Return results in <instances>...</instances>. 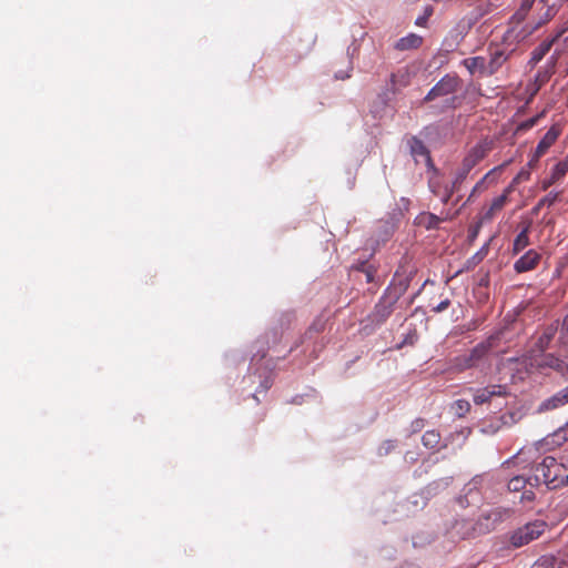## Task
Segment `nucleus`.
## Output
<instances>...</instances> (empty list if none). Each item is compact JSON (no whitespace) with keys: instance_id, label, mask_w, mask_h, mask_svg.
<instances>
[{"instance_id":"nucleus-27","label":"nucleus","mask_w":568,"mask_h":568,"mask_svg":"<svg viewBox=\"0 0 568 568\" xmlns=\"http://www.w3.org/2000/svg\"><path fill=\"white\" fill-rule=\"evenodd\" d=\"M325 326H326V321L323 317L315 318L314 322L311 324V326L308 327V329L305 333L306 337L312 338L313 335L324 332Z\"/></svg>"},{"instance_id":"nucleus-3","label":"nucleus","mask_w":568,"mask_h":568,"mask_svg":"<svg viewBox=\"0 0 568 568\" xmlns=\"http://www.w3.org/2000/svg\"><path fill=\"white\" fill-rule=\"evenodd\" d=\"M498 336H489L486 341L477 344L468 353L458 355L450 359V369L454 373L475 368L487 356L489 351L496 346Z\"/></svg>"},{"instance_id":"nucleus-22","label":"nucleus","mask_w":568,"mask_h":568,"mask_svg":"<svg viewBox=\"0 0 568 568\" xmlns=\"http://www.w3.org/2000/svg\"><path fill=\"white\" fill-rule=\"evenodd\" d=\"M463 64L470 74L480 73L487 75V62L484 57L467 58L463 61Z\"/></svg>"},{"instance_id":"nucleus-38","label":"nucleus","mask_w":568,"mask_h":568,"mask_svg":"<svg viewBox=\"0 0 568 568\" xmlns=\"http://www.w3.org/2000/svg\"><path fill=\"white\" fill-rule=\"evenodd\" d=\"M521 484H523V479L519 477H516L509 481L508 487L510 490L516 491V490H519Z\"/></svg>"},{"instance_id":"nucleus-23","label":"nucleus","mask_w":568,"mask_h":568,"mask_svg":"<svg viewBox=\"0 0 568 568\" xmlns=\"http://www.w3.org/2000/svg\"><path fill=\"white\" fill-rule=\"evenodd\" d=\"M474 168L470 166L468 163L462 161L460 165L457 168L455 172L453 181L450 182L455 186V189L460 191L463 183L465 182V180L467 179L468 174Z\"/></svg>"},{"instance_id":"nucleus-45","label":"nucleus","mask_w":568,"mask_h":568,"mask_svg":"<svg viewBox=\"0 0 568 568\" xmlns=\"http://www.w3.org/2000/svg\"><path fill=\"white\" fill-rule=\"evenodd\" d=\"M367 281L368 282H372L373 281V275L371 272H367Z\"/></svg>"},{"instance_id":"nucleus-33","label":"nucleus","mask_w":568,"mask_h":568,"mask_svg":"<svg viewBox=\"0 0 568 568\" xmlns=\"http://www.w3.org/2000/svg\"><path fill=\"white\" fill-rule=\"evenodd\" d=\"M541 115L542 114H538L536 116H532V118H530V119L519 123L516 131L517 132H523V131L530 130L531 128H534L537 124V122L541 118Z\"/></svg>"},{"instance_id":"nucleus-34","label":"nucleus","mask_w":568,"mask_h":568,"mask_svg":"<svg viewBox=\"0 0 568 568\" xmlns=\"http://www.w3.org/2000/svg\"><path fill=\"white\" fill-rule=\"evenodd\" d=\"M396 447L395 440H385L379 446V455H387L389 452H392Z\"/></svg>"},{"instance_id":"nucleus-12","label":"nucleus","mask_w":568,"mask_h":568,"mask_svg":"<svg viewBox=\"0 0 568 568\" xmlns=\"http://www.w3.org/2000/svg\"><path fill=\"white\" fill-rule=\"evenodd\" d=\"M541 261V254L536 250H528L524 255H521L515 263L514 270L517 273H526L534 271Z\"/></svg>"},{"instance_id":"nucleus-10","label":"nucleus","mask_w":568,"mask_h":568,"mask_svg":"<svg viewBox=\"0 0 568 568\" xmlns=\"http://www.w3.org/2000/svg\"><path fill=\"white\" fill-rule=\"evenodd\" d=\"M513 190V185L507 186L500 195L493 199L491 203L487 207H484L481 210V223L491 222L495 219V216L504 210L506 204L509 202V195L511 194Z\"/></svg>"},{"instance_id":"nucleus-1","label":"nucleus","mask_w":568,"mask_h":568,"mask_svg":"<svg viewBox=\"0 0 568 568\" xmlns=\"http://www.w3.org/2000/svg\"><path fill=\"white\" fill-rule=\"evenodd\" d=\"M529 366L547 373L568 374V315L559 331L558 322L538 329L528 351Z\"/></svg>"},{"instance_id":"nucleus-48","label":"nucleus","mask_w":568,"mask_h":568,"mask_svg":"<svg viewBox=\"0 0 568 568\" xmlns=\"http://www.w3.org/2000/svg\"><path fill=\"white\" fill-rule=\"evenodd\" d=\"M534 449H535V450H537V448H535V447H532V446L528 448V450H529V452H531V450H534Z\"/></svg>"},{"instance_id":"nucleus-30","label":"nucleus","mask_w":568,"mask_h":568,"mask_svg":"<svg viewBox=\"0 0 568 568\" xmlns=\"http://www.w3.org/2000/svg\"><path fill=\"white\" fill-rule=\"evenodd\" d=\"M554 73H555L554 71H550L548 68L542 67L536 73L535 82L540 88L541 85L546 84L550 80V78L552 77Z\"/></svg>"},{"instance_id":"nucleus-35","label":"nucleus","mask_w":568,"mask_h":568,"mask_svg":"<svg viewBox=\"0 0 568 568\" xmlns=\"http://www.w3.org/2000/svg\"><path fill=\"white\" fill-rule=\"evenodd\" d=\"M450 306V300L448 297L440 301L437 305L432 306L430 311L434 313H442Z\"/></svg>"},{"instance_id":"nucleus-46","label":"nucleus","mask_w":568,"mask_h":568,"mask_svg":"<svg viewBox=\"0 0 568 568\" xmlns=\"http://www.w3.org/2000/svg\"><path fill=\"white\" fill-rule=\"evenodd\" d=\"M407 286H408V284H407V283H405V284L403 285V287H402V292H400V293H404V292L406 291Z\"/></svg>"},{"instance_id":"nucleus-8","label":"nucleus","mask_w":568,"mask_h":568,"mask_svg":"<svg viewBox=\"0 0 568 568\" xmlns=\"http://www.w3.org/2000/svg\"><path fill=\"white\" fill-rule=\"evenodd\" d=\"M508 164V162L495 166L490 171H488L471 189L467 200L463 203L462 207L466 206L467 204H470L474 202V200L481 193H484L486 190H488L489 186L497 183L498 174L501 173L504 168Z\"/></svg>"},{"instance_id":"nucleus-32","label":"nucleus","mask_w":568,"mask_h":568,"mask_svg":"<svg viewBox=\"0 0 568 568\" xmlns=\"http://www.w3.org/2000/svg\"><path fill=\"white\" fill-rule=\"evenodd\" d=\"M433 12H434L433 7L432 6H426L424 8L423 14L416 18L415 24L417 27L425 28L427 26V21H428L429 17L433 14Z\"/></svg>"},{"instance_id":"nucleus-25","label":"nucleus","mask_w":568,"mask_h":568,"mask_svg":"<svg viewBox=\"0 0 568 568\" xmlns=\"http://www.w3.org/2000/svg\"><path fill=\"white\" fill-rule=\"evenodd\" d=\"M536 0H521L519 8L516 10V12L510 18V23L514 22H524L527 14L534 7Z\"/></svg>"},{"instance_id":"nucleus-47","label":"nucleus","mask_w":568,"mask_h":568,"mask_svg":"<svg viewBox=\"0 0 568 568\" xmlns=\"http://www.w3.org/2000/svg\"><path fill=\"white\" fill-rule=\"evenodd\" d=\"M339 79H346V78H349V74H345V75H342V77H338Z\"/></svg>"},{"instance_id":"nucleus-41","label":"nucleus","mask_w":568,"mask_h":568,"mask_svg":"<svg viewBox=\"0 0 568 568\" xmlns=\"http://www.w3.org/2000/svg\"><path fill=\"white\" fill-rule=\"evenodd\" d=\"M557 181H552V176L550 175L548 179H545L541 182V189L546 191L548 187H550L552 184H555Z\"/></svg>"},{"instance_id":"nucleus-31","label":"nucleus","mask_w":568,"mask_h":568,"mask_svg":"<svg viewBox=\"0 0 568 568\" xmlns=\"http://www.w3.org/2000/svg\"><path fill=\"white\" fill-rule=\"evenodd\" d=\"M560 193L559 192H550L546 196L539 200L536 210H539L542 206H551L556 201H558Z\"/></svg>"},{"instance_id":"nucleus-37","label":"nucleus","mask_w":568,"mask_h":568,"mask_svg":"<svg viewBox=\"0 0 568 568\" xmlns=\"http://www.w3.org/2000/svg\"><path fill=\"white\" fill-rule=\"evenodd\" d=\"M535 500V493L530 489L528 490H524L521 496H520V501L523 504H526V503H532Z\"/></svg>"},{"instance_id":"nucleus-29","label":"nucleus","mask_w":568,"mask_h":568,"mask_svg":"<svg viewBox=\"0 0 568 568\" xmlns=\"http://www.w3.org/2000/svg\"><path fill=\"white\" fill-rule=\"evenodd\" d=\"M568 172V158L565 161L557 163L551 172L552 181H560Z\"/></svg>"},{"instance_id":"nucleus-5","label":"nucleus","mask_w":568,"mask_h":568,"mask_svg":"<svg viewBox=\"0 0 568 568\" xmlns=\"http://www.w3.org/2000/svg\"><path fill=\"white\" fill-rule=\"evenodd\" d=\"M547 523L544 520H534L515 530L510 537V542L515 547L525 546L539 538L546 530Z\"/></svg>"},{"instance_id":"nucleus-7","label":"nucleus","mask_w":568,"mask_h":568,"mask_svg":"<svg viewBox=\"0 0 568 568\" xmlns=\"http://www.w3.org/2000/svg\"><path fill=\"white\" fill-rule=\"evenodd\" d=\"M474 26L473 18L464 17L456 22L443 41V48L447 52L455 51Z\"/></svg>"},{"instance_id":"nucleus-9","label":"nucleus","mask_w":568,"mask_h":568,"mask_svg":"<svg viewBox=\"0 0 568 568\" xmlns=\"http://www.w3.org/2000/svg\"><path fill=\"white\" fill-rule=\"evenodd\" d=\"M511 514H513V511L509 508L495 507L487 511H484L480 515V517L478 518L477 524H478L480 530L490 531V530L495 529V527L499 523L510 518Z\"/></svg>"},{"instance_id":"nucleus-2","label":"nucleus","mask_w":568,"mask_h":568,"mask_svg":"<svg viewBox=\"0 0 568 568\" xmlns=\"http://www.w3.org/2000/svg\"><path fill=\"white\" fill-rule=\"evenodd\" d=\"M463 81L456 74L444 75L426 94L425 102H435V108L444 112L449 109H456L460 104L457 92L462 89Z\"/></svg>"},{"instance_id":"nucleus-28","label":"nucleus","mask_w":568,"mask_h":568,"mask_svg":"<svg viewBox=\"0 0 568 568\" xmlns=\"http://www.w3.org/2000/svg\"><path fill=\"white\" fill-rule=\"evenodd\" d=\"M452 409L458 417H464L470 410V403L466 399H457L453 403Z\"/></svg>"},{"instance_id":"nucleus-16","label":"nucleus","mask_w":568,"mask_h":568,"mask_svg":"<svg viewBox=\"0 0 568 568\" xmlns=\"http://www.w3.org/2000/svg\"><path fill=\"white\" fill-rule=\"evenodd\" d=\"M560 133V129L557 125H552L538 142L535 150L534 159L538 160L542 155H545L549 148L557 141Z\"/></svg>"},{"instance_id":"nucleus-26","label":"nucleus","mask_w":568,"mask_h":568,"mask_svg":"<svg viewBox=\"0 0 568 568\" xmlns=\"http://www.w3.org/2000/svg\"><path fill=\"white\" fill-rule=\"evenodd\" d=\"M410 149H412L413 155L426 158L429 169L432 170V166H434V165L432 163V158L429 155V151L426 148V145L420 140L414 138L412 141Z\"/></svg>"},{"instance_id":"nucleus-19","label":"nucleus","mask_w":568,"mask_h":568,"mask_svg":"<svg viewBox=\"0 0 568 568\" xmlns=\"http://www.w3.org/2000/svg\"><path fill=\"white\" fill-rule=\"evenodd\" d=\"M423 44V37L416 33H408L407 36L398 39L394 48L398 51H407L418 49Z\"/></svg>"},{"instance_id":"nucleus-17","label":"nucleus","mask_w":568,"mask_h":568,"mask_svg":"<svg viewBox=\"0 0 568 568\" xmlns=\"http://www.w3.org/2000/svg\"><path fill=\"white\" fill-rule=\"evenodd\" d=\"M491 150V143L488 141L480 142L473 146L466 156L463 159L470 166L475 168L481 160L486 158Z\"/></svg>"},{"instance_id":"nucleus-43","label":"nucleus","mask_w":568,"mask_h":568,"mask_svg":"<svg viewBox=\"0 0 568 568\" xmlns=\"http://www.w3.org/2000/svg\"><path fill=\"white\" fill-rule=\"evenodd\" d=\"M551 55H552V57H556L557 59H560V57H561V51H560L558 48H556V49L554 50V52H552V54H551Z\"/></svg>"},{"instance_id":"nucleus-40","label":"nucleus","mask_w":568,"mask_h":568,"mask_svg":"<svg viewBox=\"0 0 568 568\" xmlns=\"http://www.w3.org/2000/svg\"><path fill=\"white\" fill-rule=\"evenodd\" d=\"M381 308L383 310V313H382L383 317H387V316L390 315V313H392V305H389V306H383L381 304L376 305V310L378 312H379Z\"/></svg>"},{"instance_id":"nucleus-6","label":"nucleus","mask_w":568,"mask_h":568,"mask_svg":"<svg viewBox=\"0 0 568 568\" xmlns=\"http://www.w3.org/2000/svg\"><path fill=\"white\" fill-rule=\"evenodd\" d=\"M428 189L435 195L440 197L443 204H447L454 193H458L459 190L455 189L452 183H446L444 176L438 169L432 166L428 175Z\"/></svg>"},{"instance_id":"nucleus-4","label":"nucleus","mask_w":568,"mask_h":568,"mask_svg":"<svg viewBox=\"0 0 568 568\" xmlns=\"http://www.w3.org/2000/svg\"><path fill=\"white\" fill-rule=\"evenodd\" d=\"M550 19V14L547 13V17L545 20H540L535 24L526 23L523 24V22H509V27L504 33L503 37V44L507 45L509 48H515L517 43L526 40L529 36L534 33L536 29L541 27L546 21Z\"/></svg>"},{"instance_id":"nucleus-18","label":"nucleus","mask_w":568,"mask_h":568,"mask_svg":"<svg viewBox=\"0 0 568 568\" xmlns=\"http://www.w3.org/2000/svg\"><path fill=\"white\" fill-rule=\"evenodd\" d=\"M568 403V395L565 389L557 392L551 397L545 399L538 407V412H548L559 408Z\"/></svg>"},{"instance_id":"nucleus-15","label":"nucleus","mask_w":568,"mask_h":568,"mask_svg":"<svg viewBox=\"0 0 568 568\" xmlns=\"http://www.w3.org/2000/svg\"><path fill=\"white\" fill-rule=\"evenodd\" d=\"M514 52L515 48H509L507 45H504L503 49H496L491 51L490 60L487 63V75H493L496 73Z\"/></svg>"},{"instance_id":"nucleus-21","label":"nucleus","mask_w":568,"mask_h":568,"mask_svg":"<svg viewBox=\"0 0 568 568\" xmlns=\"http://www.w3.org/2000/svg\"><path fill=\"white\" fill-rule=\"evenodd\" d=\"M422 442L426 448L432 449L434 452H438L446 446L442 442V436H440L439 432H437L435 429L427 430L423 435Z\"/></svg>"},{"instance_id":"nucleus-39","label":"nucleus","mask_w":568,"mask_h":568,"mask_svg":"<svg viewBox=\"0 0 568 568\" xmlns=\"http://www.w3.org/2000/svg\"><path fill=\"white\" fill-rule=\"evenodd\" d=\"M558 60L559 59H557L556 57L550 55L549 59L547 60L545 67L548 68L550 71L556 72V65H557Z\"/></svg>"},{"instance_id":"nucleus-11","label":"nucleus","mask_w":568,"mask_h":568,"mask_svg":"<svg viewBox=\"0 0 568 568\" xmlns=\"http://www.w3.org/2000/svg\"><path fill=\"white\" fill-rule=\"evenodd\" d=\"M560 36L561 33L558 32L551 38H546L531 51L530 59L528 60V67L530 69H534L546 57V54L549 53Z\"/></svg>"},{"instance_id":"nucleus-24","label":"nucleus","mask_w":568,"mask_h":568,"mask_svg":"<svg viewBox=\"0 0 568 568\" xmlns=\"http://www.w3.org/2000/svg\"><path fill=\"white\" fill-rule=\"evenodd\" d=\"M529 226L521 230L514 240L513 254H518L529 246Z\"/></svg>"},{"instance_id":"nucleus-42","label":"nucleus","mask_w":568,"mask_h":568,"mask_svg":"<svg viewBox=\"0 0 568 568\" xmlns=\"http://www.w3.org/2000/svg\"><path fill=\"white\" fill-rule=\"evenodd\" d=\"M556 457L552 456V455H548V456H545L544 459L541 462L544 463H547V462H556Z\"/></svg>"},{"instance_id":"nucleus-49","label":"nucleus","mask_w":568,"mask_h":568,"mask_svg":"<svg viewBox=\"0 0 568 568\" xmlns=\"http://www.w3.org/2000/svg\"><path fill=\"white\" fill-rule=\"evenodd\" d=\"M566 483L568 484V475L566 476Z\"/></svg>"},{"instance_id":"nucleus-44","label":"nucleus","mask_w":568,"mask_h":568,"mask_svg":"<svg viewBox=\"0 0 568 568\" xmlns=\"http://www.w3.org/2000/svg\"><path fill=\"white\" fill-rule=\"evenodd\" d=\"M460 200H462V196L457 195L456 199L454 200L453 204L454 205L458 204Z\"/></svg>"},{"instance_id":"nucleus-36","label":"nucleus","mask_w":568,"mask_h":568,"mask_svg":"<svg viewBox=\"0 0 568 568\" xmlns=\"http://www.w3.org/2000/svg\"><path fill=\"white\" fill-rule=\"evenodd\" d=\"M426 425V420L424 418H416L410 423V432L417 433L422 430Z\"/></svg>"},{"instance_id":"nucleus-20","label":"nucleus","mask_w":568,"mask_h":568,"mask_svg":"<svg viewBox=\"0 0 568 568\" xmlns=\"http://www.w3.org/2000/svg\"><path fill=\"white\" fill-rule=\"evenodd\" d=\"M454 215L448 212L444 216H438L433 213H422L418 215V224L424 225L426 229H438L439 224L444 221L452 220Z\"/></svg>"},{"instance_id":"nucleus-14","label":"nucleus","mask_w":568,"mask_h":568,"mask_svg":"<svg viewBox=\"0 0 568 568\" xmlns=\"http://www.w3.org/2000/svg\"><path fill=\"white\" fill-rule=\"evenodd\" d=\"M507 386L505 385H489L484 388H479L474 394V403L476 405H483L485 403H489L495 396H506L507 395Z\"/></svg>"},{"instance_id":"nucleus-13","label":"nucleus","mask_w":568,"mask_h":568,"mask_svg":"<svg viewBox=\"0 0 568 568\" xmlns=\"http://www.w3.org/2000/svg\"><path fill=\"white\" fill-rule=\"evenodd\" d=\"M414 73L409 67H400L395 72L390 74L389 79V90L393 93L399 92L403 88H406L410 84L412 78Z\"/></svg>"}]
</instances>
